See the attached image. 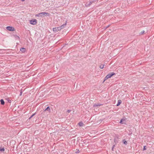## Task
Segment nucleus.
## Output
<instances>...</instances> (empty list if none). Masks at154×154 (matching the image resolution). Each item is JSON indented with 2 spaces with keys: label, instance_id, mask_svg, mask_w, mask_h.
Listing matches in <instances>:
<instances>
[{
  "label": "nucleus",
  "instance_id": "1a4fd4ad",
  "mask_svg": "<svg viewBox=\"0 0 154 154\" xmlns=\"http://www.w3.org/2000/svg\"><path fill=\"white\" fill-rule=\"evenodd\" d=\"M66 23H65L63 24V25L61 26L60 27H59L60 28V29H61L63 28L66 26Z\"/></svg>",
  "mask_w": 154,
  "mask_h": 154
},
{
  "label": "nucleus",
  "instance_id": "ddd939ff",
  "mask_svg": "<svg viewBox=\"0 0 154 154\" xmlns=\"http://www.w3.org/2000/svg\"><path fill=\"white\" fill-rule=\"evenodd\" d=\"M78 125L80 126H82L84 125V124L82 122H81L78 123Z\"/></svg>",
  "mask_w": 154,
  "mask_h": 154
},
{
  "label": "nucleus",
  "instance_id": "c85d7f7f",
  "mask_svg": "<svg viewBox=\"0 0 154 154\" xmlns=\"http://www.w3.org/2000/svg\"><path fill=\"white\" fill-rule=\"evenodd\" d=\"M0 50H1V49H0Z\"/></svg>",
  "mask_w": 154,
  "mask_h": 154
},
{
  "label": "nucleus",
  "instance_id": "5701e85b",
  "mask_svg": "<svg viewBox=\"0 0 154 154\" xmlns=\"http://www.w3.org/2000/svg\"><path fill=\"white\" fill-rule=\"evenodd\" d=\"M146 146H144V148H143V150H146Z\"/></svg>",
  "mask_w": 154,
  "mask_h": 154
},
{
  "label": "nucleus",
  "instance_id": "b1692460",
  "mask_svg": "<svg viewBox=\"0 0 154 154\" xmlns=\"http://www.w3.org/2000/svg\"><path fill=\"white\" fill-rule=\"evenodd\" d=\"M71 110H68L67 111V112H68V113H69L70 112H71Z\"/></svg>",
  "mask_w": 154,
  "mask_h": 154
},
{
  "label": "nucleus",
  "instance_id": "9d476101",
  "mask_svg": "<svg viewBox=\"0 0 154 154\" xmlns=\"http://www.w3.org/2000/svg\"><path fill=\"white\" fill-rule=\"evenodd\" d=\"M0 102L1 103V104L2 105H4L5 104V102L2 99L0 100Z\"/></svg>",
  "mask_w": 154,
  "mask_h": 154
},
{
  "label": "nucleus",
  "instance_id": "9b49d317",
  "mask_svg": "<svg viewBox=\"0 0 154 154\" xmlns=\"http://www.w3.org/2000/svg\"><path fill=\"white\" fill-rule=\"evenodd\" d=\"M0 151L2 152H4L5 151L4 148L0 146Z\"/></svg>",
  "mask_w": 154,
  "mask_h": 154
},
{
  "label": "nucleus",
  "instance_id": "393cba45",
  "mask_svg": "<svg viewBox=\"0 0 154 154\" xmlns=\"http://www.w3.org/2000/svg\"><path fill=\"white\" fill-rule=\"evenodd\" d=\"M22 92H20V95H22Z\"/></svg>",
  "mask_w": 154,
  "mask_h": 154
},
{
  "label": "nucleus",
  "instance_id": "a211bd4d",
  "mask_svg": "<svg viewBox=\"0 0 154 154\" xmlns=\"http://www.w3.org/2000/svg\"><path fill=\"white\" fill-rule=\"evenodd\" d=\"M35 114V113L33 114V115H32L29 118V119H31L32 117H33V116H34Z\"/></svg>",
  "mask_w": 154,
  "mask_h": 154
},
{
  "label": "nucleus",
  "instance_id": "bb28decb",
  "mask_svg": "<svg viewBox=\"0 0 154 154\" xmlns=\"http://www.w3.org/2000/svg\"><path fill=\"white\" fill-rule=\"evenodd\" d=\"M79 150H78V151H77L76 152L77 153H78V152H79Z\"/></svg>",
  "mask_w": 154,
  "mask_h": 154
},
{
  "label": "nucleus",
  "instance_id": "0eeeda50",
  "mask_svg": "<svg viewBox=\"0 0 154 154\" xmlns=\"http://www.w3.org/2000/svg\"><path fill=\"white\" fill-rule=\"evenodd\" d=\"M60 30V28L59 27L54 28L53 29V31L55 32H57Z\"/></svg>",
  "mask_w": 154,
  "mask_h": 154
},
{
  "label": "nucleus",
  "instance_id": "cd10ccee",
  "mask_svg": "<svg viewBox=\"0 0 154 154\" xmlns=\"http://www.w3.org/2000/svg\"><path fill=\"white\" fill-rule=\"evenodd\" d=\"M109 26H108L107 27H108Z\"/></svg>",
  "mask_w": 154,
  "mask_h": 154
},
{
  "label": "nucleus",
  "instance_id": "20e7f679",
  "mask_svg": "<svg viewBox=\"0 0 154 154\" xmlns=\"http://www.w3.org/2000/svg\"><path fill=\"white\" fill-rule=\"evenodd\" d=\"M36 20L35 19L30 21V23L32 25H35L36 24Z\"/></svg>",
  "mask_w": 154,
  "mask_h": 154
},
{
  "label": "nucleus",
  "instance_id": "2eb2a0df",
  "mask_svg": "<svg viewBox=\"0 0 154 154\" xmlns=\"http://www.w3.org/2000/svg\"><path fill=\"white\" fill-rule=\"evenodd\" d=\"M104 64H101L100 66V68L101 69H103L104 68Z\"/></svg>",
  "mask_w": 154,
  "mask_h": 154
},
{
  "label": "nucleus",
  "instance_id": "4468645a",
  "mask_svg": "<svg viewBox=\"0 0 154 154\" xmlns=\"http://www.w3.org/2000/svg\"><path fill=\"white\" fill-rule=\"evenodd\" d=\"M25 50V49L24 48H21L20 49V51H21V52H24Z\"/></svg>",
  "mask_w": 154,
  "mask_h": 154
},
{
  "label": "nucleus",
  "instance_id": "39448f33",
  "mask_svg": "<svg viewBox=\"0 0 154 154\" xmlns=\"http://www.w3.org/2000/svg\"><path fill=\"white\" fill-rule=\"evenodd\" d=\"M6 29L8 30L11 31H13L15 30V29L13 27L10 26L7 27Z\"/></svg>",
  "mask_w": 154,
  "mask_h": 154
},
{
  "label": "nucleus",
  "instance_id": "a878e982",
  "mask_svg": "<svg viewBox=\"0 0 154 154\" xmlns=\"http://www.w3.org/2000/svg\"><path fill=\"white\" fill-rule=\"evenodd\" d=\"M23 2L25 1V0H21Z\"/></svg>",
  "mask_w": 154,
  "mask_h": 154
},
{
  "label": "nucleus",
  "instance_id": "f8f14e48",
  "mask_svg": "<svg viewBox=\"0 0 154 154\" xmlns=\"http://www.w3.org/2000/svg\"><path fill=\"white\" fill-rule=\"evenodd\" d=\"M121 103V101L120 100H118V103H117L116 106H119Z\"/></svg>",
  "mask_w": 154,
  "mask_h": 154
},
{
  "label": "nucleus",
  "instance_id": "6ab92c4d",
  "mask_svg": "<svg viewBox=\"0 0 154 154\" xmlns=\"http://www.w3.org/2000/svg\"><path fill=\"white\" fill-rule=\"evenodd\" d=\"M124 120H123V119H122L121 121H120V123H121V124H123V121H124Z\"/></svg>",
  "mask_w": 154,
  "mask_h": 154
},
{
  "label": "nucleus",
  "instance_id": "dca6fc26",
  "mask_svg": "<svg viewBox=\"0 0 154 154\" xmlns=\"http://www.w3.org/2000/svg\"><path fill=\"white\" fill-rule=\"evenodd\" d=\"M36 16L38 17H41V14H40V13L38 14H36Z\"/></svg>",
  "mask_w": 154,
  "mask_h": 154
},
{
  "label": "nucleus",
  "instance_id": "f257e3e1",
  "mask_svg": "<svg viewBox=\"0 0 154 154\" xmlns=\"http://www.w3.org/2000/svg\"><path fill=\"white\" fill-rule=\"evenodd\" d=\"M115 74L114 72L110 73L108 74L105 77V80H106L109 78H110L112 76L115 75Z\"/></svg>",
  "mask_w": 154,
  "mask_h": 154
},
{
  "label": "nucleus",
  "instance_id": "6e6552de",
  "mask_svg": "<svg viewBox=\"0 0 154 154\" xmlns=\"http://www.w3.org/2000/svg\"><path fill=\"white\" fill-rule=\"evenodd\" d=\"M102 104H99L98 103H96L94 105V107H96L97 106H100L102 105Z\"/></svg>",
  "mask_w": 154,
  "mask_h": 154
},
{
  "label": "nucleus",
  "instance_id": "4be33fe9",
  "mask_svg": "<svg viewBox=\"0 0 154 154\" xmlns=\"http://www.w3.org/2000/svg\"><path fill=\"white\" fill-rule=\"evenodd\" d=\"M115 146V145H113V146L112 147V151H113L114 150V147Z\"/></svg>",
  "mask_w": 154,
  "mask_h": 154
},
{
  "label": "nucleus",
  "instance_id": "7ed1b4c3",
  "mask_svg": "<svg viewBox=\"0 0 154 154\" xmlns=\"http://www.w3.org/2000/svg\"><path fill=\"white\" fill-rule=\"evenodd\" d=\"M94 1H91L89 2H87L85 4V6L86 7H88L93 3L94 2Z\"/></svg>",
  "mask_w": 154,
  "mask_h": 154
},
{
  "label": "nucleus",
  "instance_id": "aec40b11",
  "mask_svg": "<svg viewBox=\"0 0 154 154\" xmlns=\"http://www.w3.org/2000/svg\"><path fill=\"white\" fill-rule=\"evenodd\" d=\"M144 32H145L143 30V31H142L140 33L141 34H143L144 33Z\"/></svg>",
  "mask_w": 154,
  "mask_h": 154
},
{
  "label": "nucleus",
  "instance_id": "f03ea898",
  "mask_svg": "<svg viewBox=\"0 0 154 154\" xmlns=\"http://www.w3.org/2000/svg\"><path fill=\"white\" fill-rule=\"evenodd\" d=\"M40 14H41V17H43L45 16L49 17L50 15V14L45 12H41Z\"/></svg>",
  "mask_w": 154,
  "mask_h": 154
},
{
  "label": "nucleus",
  "instance_id": "423d86ee",
  "mask_svg": "<svg viewBox=\"0 0 154 154\" xmlns=\"http://www.w3.org/2000/svg\"><path fill=\"white\" fill-rule=\"evenodd\" d=\"M46 111H48V113H50V112H51V109L50 108V107L48 106L47 107V108H46L44 110V111L43 112V113H45V112Z\"/></svg>",
  "mask_w": 154,
  "mask_h": 154
},
{
  "label": "nucleus",
  "instance_id": "f3484780",
  "mask_svg": "<svg viewBox=\"0 0 154 154\" xmlns=\"http://www.w3.org/2000/svg\"><path fill=\"white\" fill-rule=\"evenodd\" d=\"M15 38H16V39H17L19 40V39H20V38H19V37L18 36H17V35H15Z\"/></svg>",
  "mask_w": 154,
  "mask_h": 154
},
{
  "label": "nucleus",
  "instance_id": "412c9836",
  "mask_svg": "<svg viewBox=\"0 0 154 154\" xmlns=\"http://www.w3.org/2000/svg\"><path fill=\"white\" fill-rule=\"evenodd\" d=\"M124 143L125 144H127V142L126 141H124Z\"/></svg>",
  "mask_w": 154,
  "mask_h": 154
}]
</instances>
